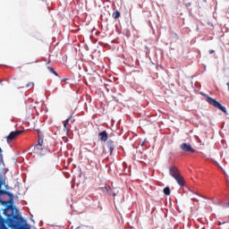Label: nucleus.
Returning <instances> with one entry per match:
<instances>
[{"label":"nucleus","instance_id":"1","mask_svg":"<svg viewBox=\"0 0 229 229\" xmlns=\"http://www.w3.org/2000/svg\"><path fill=\"white\" fill-rule=\"evenodd\" d=\"M22 221L24 218L19 217L17 215L8 216L6 222L8 223V226L12 229H31L30 225H22L18 221Z\"/></svg>","mask_w":229,"mask_h":229},{"label":"nucleus","instance_id":"2","mask_svg":"<svg viewBox=\"0 0 229 229\" xmlns=\"http://www.w3.org/2000/svg\"><path fill=\"white\" fill-rule=\"evenodd\" d=\"M206 100L209 105H212V106H215V108H218V110H221V112H224V114H226V107L223 106L219 101L206 96Z\"/></svg>","mask_w":229,"mask_h":229},{"label":"nucleus","instance_id":"3","mask_svg":"<svg viewBox=\"0 0 229 229\" xmlns=\"http://www.w3.org/2000/svg\"><path fill=\"white\" fill-rule=\"evenodd\" d=\"M23 133V131H15L10 132V134L6 137L7 143L10 144L13 140H15V139Z\"/></svg>","mask_w":229,"mask_h":229},{"label":"nucleus","instance_id":"4","mask_svg":"<svg viewBox=\"0 0 229 229\" xmlns=\"http://www.w3.org/2000/svg\"><path fill=\"white\" fill-rule=\"evenodd\" d=\"M180 148L186 153H195V149L192 148L191 143H182L180 145Z\"/></svg>","mask_w":229,"mask_h":229},{"label":"nucleus","instance_id":"5","mask_svg":"<svg viewBox=\"0 0 229 229\" xmlns=\"http://www.w3.org/2000/svg\"><path fill=\"white\" fill-rule=\"evenodd\" d=\"M169 174L170 176H172L173 178L180 175V170L178 169V167L173 165L169 168Z\"/></svg>","mask_w":229,"mask_h":229},{"label":"nucleus","instance_id":"6","mask_svg":"<svg viewBox=\"0 0 229 229\" xmlns=\"http://www.w3.org/2000/svg\"><path fill=\"white\" fill-rule=\"evenodd\" d=\"M99 140L102 142H106L108 140V132L106 131H103L98 133Z\"/></svg>","mask_w":229,"mask_h":229},{"label":"nucleus","instance_id":"7","mask_svg":"<svg viewBox=\"0 0 229 229\" xmlns=\"http://www.w3.org/2000/svg\"><path fill=\"white\" fill-rule=\"evenodd\" d=\"M174 178L177 182L178 185H180L181 187H183L185 185V180H183V176H182V174H179V175H176Z\"/></svg>","mask_w":229,"mask_h":229},{"label":"nucleus","instance_id":"8","mask_svg":"<svg viewBox=\"0 0 229 229\" xmlns=\"http://www.w3.org/2000/svg\"><path fill=\"white\" fill-rule=\"evenodd\" d=\"M106 146L109 149L110 155H113L114 149H115V145H114V140H107Z\"/></svg>","mask_w":229,"mask_h":229},{"label":"nucleus","instance_id":"9","mask_svg":"<svg viewBox=\"0 0 229 229\" xmlns=\"http://www.w3.org/2000/svg\"><path fill=\"white\" fill-rule=\"evenodd\" d=\"M44 144V136L39 135V138L38 140V144L35 145V149H38V148H42Z\"/></svg>","mask_w":229,"mask_h":229},{"label":"nucleus","instance_id":"10","mask_svg":"<svg viewBox=\"0 0 229 229\" xmlns=\"http://www.w3.org/2000/svg\"><path fill=\"white\" fill-rule=\"evenodd\" d=\"M103 192H107V194H112V187L110 186H105L101 188Z\"/></svg>","mask_w":229,"mask_h":229},{"label":"nucleus","instance_id":"11","mask_svg":"<svg viewBox=\"0 0 229 229\" xmlns=\"http://www.w3.org/2000/svg\"><path fill=\"white\" fill-rule=\"evenodd\" d=\"M164 195L165 196H169L171 194V188H169V186H166L164 190H163Z\"/></svg>","mask_w":229,"mask_h":229},{"label":"nucleus","instance_id":"12","mask_svg":"<svg viewBox=\"0 0 229 229\" xmlns=\"http://www.w3.org/2000/svg\"><path fill=\"white\" fill-rule=\"evenodd\" d=\"M121 17V12L115 11L113 13V19H119Z\"/></svg>","mask_w":229,"mask_h":229},{"label":"nucleus","instance_id":"13","mask_svg":"<svg viewBox=\"0 0 229 229\" xmlns=\"http://www.w3.org/2000/svg\"><path fill=\"white\" fill-rule=\"evenodd\" d=\"M72 119V115H71L64 123V128L67 131V124H69V121Z\"/></svg>","mask_w":229,"mask_h":229},{"label":"nucleus","instance_id":"14","mask_svg":"<svg viewBox=\"0 0 229 229\" xmlns=\"http://www.w3.org/2000/svg\"><path fill=\"white\" fill-rule=\"evenodd\" d=\"M34 87H35L34 82H29L28 84H26L27 89H33Z\"/></svg>","mask_w":229,"mask_h":229},{"label":"nucleus","instance_id":"15","mask_svg":"<svg viewBox=\"0 0 229 229\" xmlns=\"http://www.w3.org/2000/svg\"><path fill=\"white\" fill-rule=\"evenodd\" d=\"M34 151H37L39 155H42V147H38V148H35L34 147Z\"/></svg>","mask_w":229,"mask_h":229},{"label":"nucleus","instance_id":"16","mask_svg":"<svg viewBox=\"0 0 229 229\" xmlns=\"http://www.w3.org/2000/svg\"><path fill=\"white\" fill-rule=\"evenodd\" d=\"M0 189H1V182H0ZM5 223L4 218H3V216H1L0 215V225H4Z\"/></svg>","mask_w":229,"mask_h":229},{"label":"nucleus","instance_id":"17","mask_svg":"<svg viewBox=\"0 0 229 229\" xmlns=\"http://www.w3.org/2000/svg\"><path fill=\"white\" fill-rule=\"evenodd\" d=\"M47 69H48L49 72H51L52 74H54V72H55V68H53L51 66H48Z\"/></svg>","mask_w":229,"mask_h":229},{"label":"nucleus","instance_id":"18","mask_svg":"<svg viewBox=\"0 0 229 229\" xmlns=\"http://www.w3.org/2000/svg\"><path fill=\"white\" fill-rule=\"evenodd\" d=\"M174 37H175V38H176L177 40L180 38V37L178 36L177 33H174Z\"/></svg>","mask_w":229,"mask_h":229},{"label":"nucleus","instance_id":"19","mask_svg":"<svg viewBox=\"0 0 229 229\" xmlns=\"http://www.w3.org/2000/svg\"><path fill=\"white\" fill-rule=\"evenodd\" d=\"M209 55H214V53H216L214 50H209L208 51Z\"/></svg>","mask_w":229,"mask_h":229},{"label":"nucleus","instance_id":"20","mask_svg":"<svg viewBox=\"0 0 229 229\" xmlns=\"http://www.w3.org/2000/svg\"><path fill=\"white\" fill-rule=\"evenodd\" d=\"M38 135H42V132L40 131V130H38Z\"/></svg>","mask_w":229,"mask_h":229},{"label":"nucleus","instance_id":"21","mask_svg":"<svg viewBox=\"0 0 229 229\" xmlns=\"http://www.w3.org/2000/svg\"><path fill=\"white\" fill-rule=\"evenodd\" d=\"M8 196H13V194H12L11 192H7Z\"/></svg>","mask_w":229,"mask_h":229},{"label":"nucleus","instance_id":"22","mask_svg":"<svg viewBox=\"0 0 229 229\" xmlns=\"http://www.w3.org/2000/svg\"><path fill=\"white\" fill-rule=\"evenodd\" d=\"M55 76H58V72L56 71L54 72Z\"/></svg>","mask_w":229,"mask_h":229},{"label":"nucleus","instance_id":"23","mask_svg":"<svg viewBox=\"0 0 229 229\" xmlns=\"http://www.w3.org/2000/svg\"><path fill=\"white\" fill-rule=\"evenodd\" d=\"M63 81H67V79H64Z\"/></svg>","mask_w":229,"mask_h":229},{"label":"nucleus","instance_id":"24","mask_svg":"<svg viewBox=\"0 0 229 229\" xmlns=\"http://www.w3.org/2000/svg\"><path fill=\"white\" fill-rule=\"evenodd\" d=\"M226 222H222V225H225Z\"/></svg>","mask_w":229,"mask_h":229},{"label":"nucleus","instance_id":"25","mask_svg":"<svg viewBox=\"0 0 229 229\" xmlns=\"http://www.w3.org/2000/svg\"><path fill=\"white\" fill-rule=\"evenodd\" d=\"M2 151H3V149H1V148H0V153H2Z\"/></svg>","mask_w":229,"mask_h":229},{"label":"nucleus","instance_id":"26","mask_svg":"<svg viewBox=\"0 0 229 229\" xmlns=\"http://www.w3.org/2000/svg\"><path fill=\"white\" fill-rule=\"evenodd\" d=\"M216 165H219V164H217V162H216Z\"/></svg>","mask_w":229,"mask_h":229}]
</instances>
